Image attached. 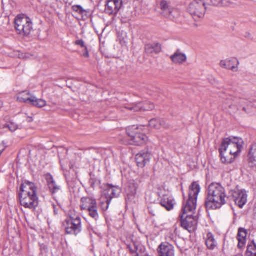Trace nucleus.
<instances>
[{
  "label": "nucleus",
  "instance_id": "1",
  "mask_svg": "<svg viewBox=\"0 0 256 256\" xmlns=\"http://www.w3.org/2000/svg\"><path fill=\"white\" fill-rule=\"evenodd\" d=\"M200 190L198 184L192 182L190 188L188 199L184 204L180 214L182 226L190 232H194L197 227L198 219L193 214L196 210L197 198Z\"/></svg>",
  "mask_w": 256,
  "mask_h": 256
},
{
  "label": "nucleus",
  "instance_id": "2",
  "mask_svg": "<svg viewBox=\"0 0 256 256\" xmlns=\"http://www.w3.org/2000/svg\"><path fill=\"white\" fill-rule=\"evenodd\" d=\"M244 142L242 138L230 137L224 140L220 152L223 163L230 164L240 155Z\"/></svg>",
  "mask_w": 256,
  "mask_h": 256
},
{
  "label": "nucleus",
  "instance_id": "3",
  "mask_svg": "<svg viewBox=\"0 0 256 256\" xmlns=\"http://www.w3.org/2000/svg\"><path fill=\"white\" fill-rule=\"evenodd\" d=\"M226 194L224 188L219 184H212L208 188L206 204L208 209H217L226 204Z\"/></svg>",
  "mask_w": 256,
  "mask_h": 256
},
{
  "label": "nucleus",
  "instance_id": "4",
  "mask_svg": "<svg viewBox=\"0 0 256 256\" xmlns=\"http://www.w3.org/2000/svg\"><path fill=\"white\" fill-rule=\"evenodd\" d=\"M144 126H132L126 129V134L130 138L129 144L137 146L142 145L148 142V137L142 132Z\"/></svg>",
  "mask_w": 256,
  "mask_h": 256
},
{
  "label": "nucleus",
  "instance_id": "5",
  "mask_svg": "<svg viewBox=\"0 0 256 256\" xmlns=\"http://www.w3.org/2000/svg\"><path fill=\"white\" fill-rule=\"evenodd\" d=\"M15 28L19 34L28 36L32 29L31 20L24 14L18 15L15 18Z\"/></svg>",
  "mask_w": 256,
  "mask_h": 256
},
{
  "label": "nucleus",
  "instance_id": "6",
  "mask_svg": "<svg viewBox=\"0 0 256 256\" xmlns=\"http://www.w3.org/2000/svg\"><path fill=\"white\" fill-rule=\"evenodd\" d=\"M63 225L68 234L76 235L82 230L80 218L73 214H70V218L64 220Z\"/></svg>",
  "mask_w": 256,
  "mask_h": 256
},
{
  "label": "nucleus",
  "instance_id": "7",
  "mask_svg": "<svg viewBox=\"0 0 256 256\" xmlns=\"http://www.w3.org/2000/svg\"><path fill=\"white\" fill-rule=\"evenodd\" d=\"M80 207L81 210L88 212L89 216L95 220L98 218L97 204L95 199L90 197L82 198Z\"/></svg>",
  "mask_w": 256,
  "mask_h": 256
},
{
  "label": "nucleus",
  "instance_id": "8",
  "mask_svg": "<svg viewBox=\"0 0 256 256\" xmlns=\"http://www.w3.org/2000/svg\"><path fill=\"white\" fill-rule=\"evenodd\" d=\"M17 100L20 102H24L32 105L38 108H42L46 106V102L42 99H38L29 92H23L17 96Z\"/></svg>",
  "mask_w": 256,
  "mask_h": 256
},
{
  "label": "nucleus",
  "instance_id": "9",
  "mask_svg": "<svg viewBox=\"0 0 256 256\" xmlns=\"http://www.w3.org/2000/svg\"><path fill=\"white\" fill-rule=\"evenodd\" d=\"M188 10L196 20L204 17L206 12L204 1H192L190 5Z\"/></svg>",
  "mask_w": 256,
  "mask_h": 256
},
{
  "label": "nucleus",
  "instance_id": "10",
  "mask_svg": "<svg viewBox=\"0 0 256 256\" xmlns=\"http://www.w3.org/2000/svg\"><path fill=\"white\" fill-rule=\"evenodd\" d=\"M20 204L26 208H34L38 205V198L36 194H31L27 192L20 194Z\"/></svg>",
  "mask_w": 256,
  "mask_h": 256
},
{
  "label": "nucleus",
  "instance_id": "11",
  "mask_svg": "<svg viewBox=\"0 0 256 256\" xmlns=\"http://www.w3.org/2000/svg\"><path fill=\"white\" fill-rule=\"evenodd\" d=\"M229 197L232 198L236 205L242 208L247 202L248 195L244 190L236 188L229 192Z\"/></svg>",
  "mask_w": 256,
  "mask_h": 256
},
{
  "label": "nucleus",
  "instance_id": "12",
  "mask_svg": "<svg viewBox=\"0 0 256 256\" xmlns=\"http://www.w3.org/2000/svg\"><path fill=\"white\" fill-rule=\"evenodd\" d=\"M160 6L162 10L161 14L164 16L172 20L178 16L177 10L173 9L170 6L168 1H160Z\"/></svg>",
  "mask_w": 256,
  "mask_h": 256
},
{
  "label": "nucleus",
  "instance_id": "13",
  "mask_svg": "<svg viewBox=\"0 0 256 256\" xmlns=\"http://www.w3.org/2000/svg\"><path fill=\"white\" fill-rule=\"evenodd\" d=\"M158 256H174V246L167 242L162 243L157 249Z\"/></svg>",
  "mask_w": 256,
  "mask_h": 256
},
{
  "label": "nucleus",
  "instance_id": "14",
  "mask_svg": "<svg viewBox=\"0 0 256 256\" xmlns=\"http://www.w3.org/2000/svg\"><path fill=\"white\" fill-rule=\"evenodd\" d=\"M166 194L159 193L160 198V204L165 208L168 210L173 209L174 204V200L168 193L165 192Z\"/></svg>",
  "mask_w": 256,
  "mask_h": 256
},
{
  "label": "nucleus",
  "instance_id": "15",
  "mask_svg": "<svg viewBox=\"0 0 256 256\" xmlns=\"http://www.w3.org/2000/svg\"><path fill=\"white\" fill-rule=\"evenodd\" d=\"M234 98L229 96L222 102V108L224 110H228L230 113H236L240 110L238 104H234L233 100Z\"/></svg>",
  "mask_w": 256,
  "mask_h": 256
},
{
  "label": "nucleus",
  "instance_id": "16",
  "mask_svg": "<svg viewBox=\"0 0 256 256\" xmlns=\"http://www.w3.org/2000/svg\"><path fill=\"white\" fill-rule=\"evenodd\" d=\"M239 65L238 60L236 58L222 60L220 62V66L224 68L237 72Z\"/></svg>",
  "mask_w": 256,
  "mask_h": 256
},
{
  "label": "nucleus",
  "instance_id": "17",
  "mask_svg": "<svg viewBox=\"0 0 256 256\" xmlns=\"http://www.w3.org/2000/svg\"><path fill=\"white\" fill-rule=\"evenodd\" d=\"M122 1H106V12L110 14H116L122 6Z\"/></svg>",
  "mask_w": 256,
  "mask_h": 256
},
{
  "label": "nucleus",
  "instance_id": "18",
  "mask_svg": "<svg viewBox=\"0 0 256 256\" xmlns=\"http://www.w3.org/2000/svg\"><path fill=\"white\" fill-rule=\"evenodd\" d=\"M150 154L148 152H141L136 156V160L137 166L140 168H144L150 162Z\"/></svg>",
  "mask_w": 256,
  "mask_h": 256
},
{
  "label": "nucleus",
  "instance_id": "19",
  "mask_svg": "<svg viewBox=\"0 0 256 256\" xmlns=\"http://www.w3.org/2000/svg\"><path fill=\"white\" fill-rule=\"evenodd\" d=\"M206 10H211L215 8L228 7L231 6L230 1H204Z\"/></svg>",
  "mask_w": 256,
  "mask_h": 256
},
{
  "label": "nucleus",
  "instance_id": "20",
  "mask_svg": "<svg viewBox=\"0 0 256 256\" xmlns=\"http://www.w3.org/2000/svg\"><path fill=\"white\" fill-rule=\"evenodd\" d=\"M128 248L132 254L135 253L136 256H146V248L140 243L134 244L133 246H128Z\"/></svg>",
  "mask_w": 256,
  "mask_h": 256
},
{
  "label": "nucleus",
  "instance_id": "21",
  "mask_svg": "<svg viewBox=\"0 0 256 256\" xmlns=\"http://www.w3.org/2000/svg\"><path fill=\"white\" fill-rule=\"evenodd\" d=\"M248 162L250 166L256 170V142L250 148L248 154Z\"/></svg>",
  "mask_w": 256,
  "mask_h": 256
},
{
  "label": "nucleus",
  "instance_id": "22",
  "mask_svg": "<svg viewBox=\"0 0 256 256\" xmlns=\"http://www.w3.org/2000/svg\"><path fill=\"white\" fill-rule=\"evenodd\" d=\"M20 192L36 194V188L34 183L26 180L20 186Z\"/></svg>",
  "mask_w": 256,
  "mask_h": 256
},
{
  "label": "nucleus",
  "instance_id": "23",
  "mask_svg": "<svg viewBox=\"0 0 256 256\" xmlns=\"http://www.w3.org/2000/svg\"><path fill=\"white\" fill-rule=\"evenodd\" d=\"M246 230L244 228H240L237 236V239L238 241V246L239 248H242L244 246L246 241Z\"/></svg>",
  "mask_w": 256,
  "mask_h": 256
},
{
  "label": "nucleus",
  "instance_id": "24",
  "mask_svg": "<svg viewBox=\"0 0 256 256\" xmlns=\"http://www.w3.org/2000/svg\"><path fill=\"white\" fill-rule=\"evenodd\" d=\"M233 101L234 104H238L240 108H242L244 112L246 113L250 112V108H248L250 102L247 100L236 97Z\"/></svg>",
  "mask_w": 256,
  "mask_h": 256
},
{
  "label": "nucleus",
  "instance_id": "25",
  "mask_svg": "<svg viewBox=\"0 0 256 256\" xmlns=\"http://www.w3.org/2000/svg\"><path fill=\"white\" fill-rule=\"evenodd\" d=\"M205 238L206 244L208 249L212 250L216 247L218 245L217 241L212 232H208L206 234Z\"/></svg>",
  "mask_w": 256,
  "mask_h": 256
},
{
  "label": "nucleus",
  "instance_id": "26",
  "mask_svg": "<svg viewBox=\"0 0 256 256\" xmlns=\"http://www.w3.org/2000/svg\"><path fill=\"white\" fill-rule=\"evenodd\" d=\"M161 50V46L158 43L148 44L145 46V51L147 54H158Z\"/></svg>",
  "mask_w": 256,
  "mask_h": 256
},
{
  "label": "nucleus",
  "instance_id": "27",
  "mask_svg": "<svg viewBox=\"0 0 256 256\" xmlns=\"http://www.w3.org/2000/svg\"><path fill=\"white\" fill-rule=\"evenodd\" d=\"M120 192V190L118 187L111 186L104 191L106 198L108 197L110 200L113 198L118 197Z\"/></svg>",
  "mask_w": 256,
  "mask_h": 256
},
{
  "label": "nucleus",
  "instance_id": "28",
  "mask_svg": "<svg viewBox=\"0 0 256 256\" xmlns=\"http://www.w3.org/2000/svg\"><path fill=\"white\" fill-rule=\"evenodd\" d=\"M170 58L174 64H182L186 61V56L185 54L177 51L170 56Z\"/></svg>",
  "mask_w": 256,
  "mask_h": 256
},
{
  "label": "nucleus",
  "instance_id": "29",
  "mask_svg": "<svg viewBox=\"0 0 256 256\" xmlns=\"http://www.w3.org/2000/svg\"><path fill=\"white\" fill-rule=\"evenodd\" d=\"M138 184L134 181L130 182L126 189V192L128 196H134L136 194Z\"/></svg>",
  "mask_w": 256,
  "mask_h": 256
},
{
  "label": "nucleus",
  "instance_id": "30",
  "mask_svg": "<svg viewBox=\"0 0 256 256\" xmlns=\"http://www.w3.org/2000/svg\"><path fill=\"white\" fill-rule=\"evenodd\" d=\"M46 180L49 188L53 193L56 192L59 190V186L56 184V182L52 176L48 175L46 176Z\"/></svg>",
  "mask_w": 256,
  "mask_h": 256
},
{
  "label": "nucleus",
  "instance_id": "31",
  "mask_svg": "<svg viewBox=\"0 0 256 256\" xmlns=\"http://www.w3.org/2000/svg\"><path fill=\"white\" fill-rule=\"evenodd\" d=\"M110 200L108 197L106 198V196L104 194L100 198V206L102 210L105 211L108 210Z\"/></svg>",
  "mask_w": 256,
  "mask_h": 256
},
{
  "label": "nucleus",
  "instance_id": "32",
  "mask_svg": "<svg viewBox=\"0 0 256 256\" xmlns=\"http://www.w3.org/2000/svg\"><path fill=\"white\" fill-rule=\"evenodd\" d=\"M246 254V256H256V244L254 241L248 245Z\"/></svg>",
  "mask_w": 256,
  "mask_h": 256
},
{
  "label": "nucleus",
  "instance_id": "33",
  "mask_svg": "<svg viewBox=\"0 0 256 256\" xmlns=\"http://www.w3.org/2000/svg\"><path fill=\"white\" fill-rule=\"evenodd\" d=\"M164 122L157 119H152L149 122V126L152 128L159 129L163 125Z\"/></svg>",
  "mask_w": 256,
  "mask_h": 256
},
{
  "label": "nucleus",
  "instance_id": "34",
  "mask_svg": "<svg viewBox=\"0 0 256 256\" xmlns=\"http://www.w3.org/2000/svg\"><path fill=\"white\" fill-rule=\"evenodd\" d=\"M142 106H140V108L142 111L150 110L154 108V106L153 104L149 102H142Z\"/></svg>",
  "mask_w": 256,
  "mask_h": 256
},
{
  "label": "nucleus",
  "instance_id": "35",
  "mask_svg": "<svg viewBox=\"0 0 256 256\" xmlns=\"http://www.w3.org/2000/svg\"><path fill=\"white\" fill-rule=\"evenodd\" d=\"M142 103L139 102L138 104H134L131 106H128L126 107V108L134 112H142V110L140 108V106H142Z\"/></svg>",
  "mask_w": 256,
  "mask_h": 256
},
{
  "label": "nucleus",
  "instance_id": "36",
  "mask_svg": "<svg viewBox=\"0 0 256 256\" xmlns=\"http://www.w3.org/2000/svg\"><path fill=\"white\" fill-rule=\"evenodd\" d=\"M6 127L8 128L10 131L14 132L17 129H18L19 126L16 122H10L8 124H6Z\"/></svg>",
  "mask_w": 256,
  "mask_h": 256
},
{
  "label": "nucleus",
  "instance_id": "37",
  "mask_svg": "<svg viewBox=\"0 0 256 256\" xmlns=\"http://www.w3.org/2000/svg\"><path fill=\"white\" fill-rule=\"evenodd\" d=\"M72 8L73 10L80 14H83L84 12H88L86 10H84L81 6L78 5L72 6Z\"/></svg>",
  "mask_w": 256,
  "mask_h": 256
},
{
  "label": "nucleus",
  "instance_id": "38",
  "mask_svg": "<svg viewBox=\"0 0 256 256\" xmlns=\"http://www.w3.org/2000/svg\"><path fill=\"white\" fill-rule=\"evenodd\" d=\"M75 44L77 46H80L81 48H83L86 47V46L85 45L84 42L82 40H76L75 42Z\"/></svg>",
  "mask_w": 256,
  "mask_h": 256
},
{
  "label": "nucleus",
  "instance_id": "39",
  "mask_svg": "<svg viewBox=\"0 0 256 256\" xmlns=\"http://www.w3.org/2000/svg\"><path fill=\"white\" fill-rule=\"evenodd\" d=\"M84 52L83 54V56L85 58H88L89 57V53L87 47H86L85 48H84Z\"/></svg>",
  "mask_w": 256,
  "mask_h": 256
},
{
  "label": "nucleus",
  "instance_id": "40",
  "mask_svg": "<svg viewBox=\"0 0 256 256\" xmlns=\"http://www.w3.org/2000/svg\"><path fill=\"white\" fill-rule=\"evenodd\" d=\"M254 212L255 213H256V203L255 204V206H254Z\"/></svg>",
  "mask_w": 256,
  "mask_h": 256
},
{
  "label": "nucleus",
  "instance_id": "41",
  "mask_svg": "<svg viewBox=\"0 0 256 256\" xmlns=\"http://www.w3.org/2000/svg\"><path fill=\"white\" fill-rule=\"evenodd\" d=\"M128 198H130V197H128Z\"/></svg>",
  "mask_w": 256,
  "mask_h": 256
}]
</instances>
